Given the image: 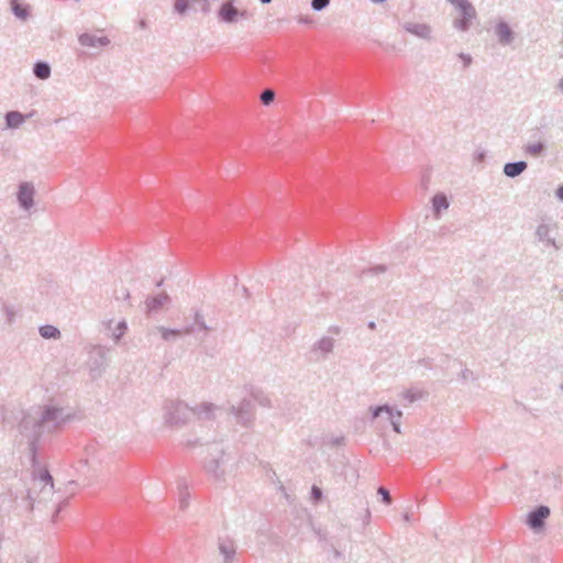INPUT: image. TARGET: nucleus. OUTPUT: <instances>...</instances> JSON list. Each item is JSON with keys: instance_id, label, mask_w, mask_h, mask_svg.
I'll use <instances>...</instances> for the list:
<instances>
[{"instance_id": "f257e3e1", "label": "nucleus", "mask_w": 563, "mask_h": 563, "mask_svg": "<svg viewBox=\"0 0 563 563\" xmlns=\"http://www.w3.org/2000/svg\"><path fill=\"white\" fill-rule=\"evenodd\" d=\"M203 470L218 484L225 483L227 476L233 473V459L221 443L208 444V456L203 461Z\"/></svg>"}, {"instance_id": "f03ea898", "label": "nucleus", "mask_w": 563, "mask_h": 563, "mask_svg": "<svg viewBox=\"0 0 563 563\" xmlns=\"http://www.w3.org/2000/svg\"><path fill=\"white\" fill-rule=\"evenodd\" d=\"M192 419V407L180 400H169L164 406V422L169 427H183Z\"/></svg>"}, {"instance_id": "7ed1b4c3", "label": "nucleus", "mask_w": 563, "mask_h": 563, "mask_svg": "<svg viewBox=\"0 0 563 563\" xmlns=\"http://www.w3.org/2000/svg\"><path fill=\"white\" fill-rule=\"evenodd\" d=\"M372 420L379 419L380 422H389L393 427V430L397 433H401L400 430V419L402 417V411L393 408L389 405H382L369 408Z\"/></svg>"}, {"instance_id": "20e7f679", "label": "nucleus", "mask_w": 563, "mask_h": 563, "mask_svg": "<svg viewBox=\"0 0 563 563\" xmlns=\"http://www.w3.org/2000/svg\"><path fill=\"white\" fill-rule=\"evenodd\" d=\"M456 10L460 12V18L454 20L453 25L460 31H467L471 27L472 21L476 18V10L468 0H461Z\"/></svg>"}, {"instance_id": "39448f33", "label": "nucleus", "mask_w": 563, "mask_h": 563, "mask_svg": "<svg viewBox=\"0 0 563 563\" xmlns=\"http://www.w3.org/2000/svg\"><path fill=\"white\" fill-rule=\"evenodd\" d=\"M228 410L239 424L249 427L254 421V407L247 399H243L239 406L231 405Z\"/></svg>"}, {"instance_id": "423d86ee", "label": "nucleus", "mask_w": 563, "mask_h": 563, "mask_svg": "<svg viewBox=\"0 0 563 563\" xmlns=\"http://www.w3.org/2000/svg\"><path fill=\"white\" fill-rule=\"evenodd\" d=\"M401 27L409 34L424 41H432L433 40V30L432 26L428 23H421L416 21H404L401 24Z\"/></svg>"}, {"instance_id": "0eeeda50", "label": "nucleus", "mask_w": 563, "mask_h": 563, "mask_svg": "<svg viewBox=\"0 0 563 563\" xmlns=\"http://www.w3.org/2000/svg\"><path fill=\"white\" fill-rule=\"evenodd\" d=\"M220 410L221 408L212 402H200L192 407V418L200 421L213 420Z\"/></svg>"}, {"instance_id": "6e6552de", "label": "nucleus", "mask_w": 563, "mask_h": 563, "mask_svg": "<svg viewBox=\"0 0 563 563\" xmlns=\"http://www.w3.org/2000/svg\"><path fill=\"white\" fill-rule=\"evenodd\" d=\"M550 512L551 511L548 506H538L528 514L527 525L533 530L543 528L544 521L550 516Z\"/></svg>"}, {"instance_id": "1a4fd4ad", "label": "nucleus", "mask_w": 563, "mask_h": 563, "mask_svg": "<svg viewBox=\"0 0 563 563\" xmlns=\"http://www.w3.org/2000/svg\"><path fill=\"white\" fill-rule=\"evenodd\" d=\"M235 0H225L218 10V18L224 23H235L239 19V9L235 7Z\"/></svg>"}, {"instance_id": "9d476101", "label": "nucleus", "mask_w": 563, "mask_h": 563, "mask_svg": "<svg viewBox=\"0 0 563 563\" xmlns=\"http://www.w3.org/2000/svg\"><path fill=\"white\" fill-rule=\"evenodd\" d=\"M335 341L330 336H322L312 346V353L318 360H325L334 350Z\"/></svg>"}, {"instance_id": "9b49d317", "label": "nucleus", "mask_w": 563, "mask_h": 563, "mask_svg": "<svg viewBox=\"0 0 563 563\" xmlns=\"http://www.w3.org/2000/svg\"><path fill=\"white\" fill-rule=\"evenodd\" d=\"M534 235L537 240L545 245L553 246L555 250L560 249L558 245L555 238L552 236V228L549 223L541 222L537 225Z\"/></svg>"}, {"instance_id": "f8f14e48", "label": "nucleus", "mask_w": 563, "mask_h": 563, "mask_svg": "<svg viewBox=\"0 0 563 563\" xmlns=\"http://www.w3.org/2000/svg\"><path fill=\"white\" fill-rule=\"evenodd\" d=\"M495 34L501 45H509L515 40V33L508 23L500 21L495 27Z\"/></svg>"}, {"instance_id": "ddd939ff", "label": "nucleus", "mask_w": 563, "mask_h": 563, "mask_svg": "<svg viewBox=\"0 0 563 563\" xmlns=\"http://www.w3.org/2000/svg\"><path fill=\"white\" fill-rule=\"evenodd\" d=\"M168 302L169 296L166 292H161L156 296L150 297L145 301L146 312L151 313L157 311Z\"/></svg>"}, {"instance_id": "4468645a", "label": "nucleus", "mask_w": 563, "mask_h": 563, "mask_svg": "<svg viewBox=\"0 0 563 563\" xmlns=\"http://www.w3.org/2000/svg\"><path fill=\"white\" fill-rule=\"evenodd\" d=\"M528 167L525 161L506 163L504 165V174L509 178H515L521 175Z\"/></svg>"}, {"instance_id": "2eb2a0df", "label": "nucleus", "mask_w": 563, "mask_h": 563, "mask_svg": "<svg viewBox=\"0 0 563 563\" xmlns=\"http://www.w3.org/2000/svg\"><path fill=\"white\" fill-rule=\"evenodd\" d=\"M219 551L224 559V563H231L235 555V545L230 540L219 541Z\"/></svg>"}, {"instance_id": "dca6fc26", "label": "nucleus", "mask_w": 563, "mask_h": 563, "mask_svg": "<svg viewBox=\"0 0 563 563\" xmlns=\"http://www.w3.org/2000/svg\"><path fill=\"white\" fill-rule=\"evenodd\" d=\"M448 208H449V200L444 194H437L432 198V209H433L435 219H439L441 211L446 210Z\"/></svg>"}, {"instance_id": "f3484780", "label": "nucleus", "mask_w": 563, "mask_h": 563, "mask_svg": "<svg viewBox=\"0 0 563 563\" xmlns=\"http://www.w3.org/2000/svg\"><path fill=\"white\" fill-rule=\"evenodd\" d=\"M33 194H34V190L30 185H27V184L21 185L20 191H19V200L24 208H29L32 205Z\"/></svg>"}, {"instance_id": "a211bd4d", "label": "nucleus", "mask_w": 563, "mask_h": 563, "mask_svg": "<svg viewBox=\"0 0 563 563\" xmlns=\"http://www.w3.org/2000/svg\"><path fill=\"white\" fill-rule=\"evenodd\" d=\"M79 42L82 46L87 47H98L103 45V38L101 36H96L90 33H85L79 36Z\"/></svg>"}, {"instance_id": "6ab92c4d", "label": "nucleus", "mask_w": 563, "mask_h": 563, "mask_svg": "<svg viewBox=\"0 0 563 563\" xmlns=\"http://www.w3.org/2000/svg\"><path fill=\"white\" fill-rule=\"evenodd\" d=\"M545 151V144L542 142L529 143L525 146V153L533 157H539Z\"/></svg>"}, {"instance_id": "aec40b11", "label": "nucleus", "mask_w": 563, "mask_h": 563, "mask_svg": "<svg viewBox=\"0 0 563 563\" xmlns=\"http://www.w3.org/2000/svg\"><path fill=\"white\" fill-rule=\"evenodd\" d=\"M178 487H179V508L181 510H186L189 506V493L187 492L186 489V485L184 483V481H179L178 483Z\"/></svg>"}, {"instance_id": "412c9836", "label": "nucleus", "mask_w": 563, "mask_h": 563, "mask_svg": "<svg viewBox=\"0 0 563 563\" xmlns=\"http://www.w3.org/2000/svg\"><path fill=\"white\" fill-rule=\"evenodd\" d=\"M426 393L419 388H411L404 393V398L408 400V402H415L424 397Z\"/></svg>"}, {"instance_id": "4be33fe9", "label": "nucleus", "mask_w": 563, "mask_h": 563, "mask_svg": "<svg viewBox=\"0 0 563 563\" xmlns=\"http://www.w3.org/2000/svg\"><path fill=\"white\" fill-rule=\"evenodd\" d=\"M194 322L198 332L203 331L205 333H208L211 330L205 322L203 314L199 310H196L194 313Z\"/></svg>"}, {"instance_id": "5701e85b", "label": "nucleus", "mask_w": 563, "mask_h": 563, "mask_svg": "<svg viewBox=\"0 0 563 563\" xmlns=\"http://www.w3.org/2000/svg\"><path fill=\"white\" fill-rule=\"evenodd\" d=\"M157 329L165 341H170L181 335V330L167 329L165 327H158Z\"/></svg>"}, {"instance_id": "b1692460", "label": "nucleus", "mask_w": 563, "mask_h": 563, "mask_svg": "<svg viewBox=\"0 0 563 563\" xmlns=\"http://www.w3.org/2000/svg\"><path fill=\"white\" fill-rule=\"evenodd\" d=\"M24 118L20 112H9L7 114V124L9 128H16L23 122Z\"/></svg>"}, {"instance_id": "393cba45", "label": "nucleus", "mask_w": 563, "mask_h": 563, "mask_svg": "<svg viewBox=\"0 0 563 563\" xmlns=\"http://www.w3.org/2000/svg\"><path fill=\"white\" fill-rule=\"evenodd\" d=\"M34 73L40 79H46L51 75V68L45 63H37L35 65Z\"/></svg>"}, {"instance_id": "a878e982", "label": "nucleus", "mask_w": 563, "mask_h": 563, "mask_svg": "<svg viewBox=\"0 0 563 563\" xmlns=\"http://www.w3.org/2000/svg\"><path fill=\"white\" fill-rule=\"evenodd\" d=\"M128 330V324L124 320L120 321L115 329L112 332V339L115 343H119L121 338L124 335L125 331Z\"/></svg>"}, {"instance_id": "bb28decb", "label": "nucleus", "mask_w": 563, "mask_h": 563, "mask_svg": "<svg viewBox=\"0 0 563 563\" xmlns=\"http://www.w3.org/2000/svg\"><path fill=\"white\" fill-rule=\"evenodd\" d=\"M40 333L45 339H52V338L55 339V338H58V335H59L58 329L53 325L41 327Z\"/></svg>"}, {"instance_id": "cd10ccee", "label": "nucleus", "mask_w": 563, "mask_h": 563, "mask_svg": "<svg viewBox=\"0 0 563 563\" xmlns=\"http://www.w3.org/2000/svg\"><path fill=\"white\" fill-rule=\"evenodd\" d=\"M275 91L273 89H264L261 92L260 99L264 106H269L275 100Z\"/></svg>"}, {"instance_id": "c85d7f7f", "label": "nucleus", "mask_w": 563, "mask_h": 563, "mask_svg": "<svg viewBox=\"0 0 563 563\" xmlns=\"http://www.w3.org/2000/svg\"><path fill=\"white\" fill-rule=\"evenodd\" d=\"M12 9L14 14L20 19H26L29 15L27 9L25 7H22L16 1L12 2Z\"/></svg>"}, {"instance_id": "c756f323", "label": "nucleus", "mask_w": 563, "mask_h": 563, "mask_svg": "<svg viewBox=\"0 0 563 563\" xmlns=\"http://www.w3.org/2000/svg\"><path fill=\"white\" fill-rule=\"evenodd\" d=\"M189 1L188 0H175L174 9L179 14H185L188 10Z\"/></svg>"}, {"instance_id": "7c9ffc66", "label": "nucleus", "mask_w": 563, "mask_h": 563, "mask_svg": "<svg viewBox=\"0 0 563 563\" xmlns=\"http://www.w3.org/2000/svg\"><path fill=\"white\" fill-rule=\"evenodd\" d=\"M330 3V0H311V8L314 11H322Z\"/></svg>"}, {"instance_id": "2f4dec72", "label": "nucleus", "mask_w": 563, "mask_h": 563, "mask_svg": "<svg viewBox=\"0 0 563 563\" xmlns=\"http://www.w3.org/2000/svg\"><path fill=\"white\" fill-rule=\"evenodd\" d=\"M377 493H378V495L382 496L383 503H385L386 505H390L391 504L390 494H389V492L385 487H379Z\"/></svg>"}, {"instance_id": "473e14b6", "label": "nucleus", "mask_w": 563, "mask_h": 563, "mask_svg": "<svg viewBox=\"0 0 563 563\" xmlns=\"http://www.w3.org/2000/svg\"><path fill=\"white\" fill-rule=\"evenodd\" d=\"M311 498L313 501H320L322 498V490L316 485L311 488Z\"/></svg>"}, {"instance_id": "72a5a7b5", "label": "nucleus", "mask_w": 563, "mask_h": 563, "mask_svg": "<svg viewBox=\"0 0 563 563\" xmlns=\"http://www.w3.org/2000/svg\"><path fill=\"white\" fill-rule=\"evenodd\" d=\"M485 157H486V152L483 148H477L474 152V161L476 163H483L485 161Z\"/></svg>"}, {"instance_id": "f704fd0d", "label": "nucleus", "mask_w": 563, "mask_h": 563, "mask_svg": "<svg viewBox=\"0 0 563 563\" xmlns=\"http://www.w3.org/2000/svg\"><path fill=\"white\" fill-rule=\"evenodd\" d=\"M197 445H203V443L198 438L187 439L185 441V446L188 449H195Z\"/></svg>"}, {"instance_id": "c9c22d12", "label": "nucleus", "mask_w": 563, "mask_h": 563, "mask_svg": "<svg viewBox=\"0 0 563 563\" xmlns=\"http://www.w3.org/2000/svg\"><path fill=\"white\" fill-rule=\"evenodd\" d=\"M114 298L117 300H119V299L128 300L130 298V292L125 288L120 291L114 290Z\"/></svg>"}, {"instance_id": "e433bc0d", "label": "nucleus", "mask_w": 563, "mask_h": 563, "mask_svg": "<svg viewBox=\"0 0 563 563\" xmlns=\"http://www.w3.org/2000/svg\"><path fill=\"white\" fill-rule=\"evenodd\" d=\"M459 58L462 60L464 68H467L472 64V56L465 53H460Z\"/></svg>"}, {"instance_id": "4c0bfd02", "label": "nucleus", "mask_w": 563, "mask_h": 563, "mask_svg": "<svg viewBox=\"0 0 563 563\" xmlns=\"http://www.w3.org/2000/svg\"><path fill=\"white\" fill-rule=\"evenodd\" d=\"M197 331V328L194 324H190V325H187L184 328V330H181V334H185V335H191V334H195Z\"/></svg>"}, {"instance_id": "58836bf2", "label": "nucleus", "mask_w": 563, "mask_h": 563, "mask_svg": "<svg viewBox=\"0 0 563 563\" xmlns=\"http://www.w3.org/2000/svg\"><path fill=\"white\" fill-rule=\"evenodd\" d=\"M258 404L263 407H267V408H271L273 405H272V400L269 397L267 396H262L257 399Z\"/></svg>"}, {"instance_id": "ea45409f", "label": "nucleus", "mask_w": 563, "mask_h": 563, "mask_svg": "<svg viewBox=\"0 0 563 563\" xmlns=\"http://www.w3.org/2000/svg\"><path fill=\"white\" fill-rule=\"evenodd\" d=\"M473 376H474L473 372L471 369H468V368H464L461 372V377L464 380H468V379L473 378Z\"/></svg>"}, {"instance_id": "a19ab883", "label": "nucleus", "mask_w": 563, "mask_h": 563, "mask_svg": "<svg viewBox=\"0 0 563 563\" xmlns=\"http://www.w3.org/2000/svg\"><path fill=\"white\" fill-rule=\"evenodd\" d=\"M368 272H369V273H373V274H382V273H385V272H386V266H384V265H377V266H375V267L371 268Z\"/></svg>"}, {"instance_id": "79ce46f5", "label": "nucleus", "mask_w": 563, "mask_h": 563, "mask_svg": "<svg viewBox=\"0 0 563 563\" xmlns=\"http://www.w3.org/2000/svg\"><path fill=\"white\" fill-rule=\"evenodd\" d=\"M555 88L561 95H563V77L559 79Z\"/></svg>"}, {"instance_id": "37998d69", "label": "nucleus", "mask_w": 563, "mask_h": 563, "mask_svg": "<svg viewBox=\"0 0 563 563\" xmlns=\"http://www.w3.org/2000/svg\"><path fill=\"white\" fill-rule=\"evenodd\" d=\"M555 194L560 200H563V185L556 189Z\"/></svg>"}, {"instance_id": "c03bdc74", "label": "nucleus", "mask_w": 563, "mask_h": 563, "mask_svg": "<svg viewBox=\"0 0 563 563\" xmlns=\"http://www.w3.org/2000/svg\"><path fill=\"white\" fill-rule=\"evenodd\" d=\"M369 520H371V511H369V509H366L365 517H364V523L367 525L369 522Z\"/></svg>"}, {"instance_id": "a18cd8bd", "label": "nucleus", "mask_w": 563, "mask_h": 563, "mask_svg": "<svg viewBox=\"0 0 563 563\" xmlns=\"http://www.w3.org/2000/svg\"><path fill=\"white\" fill-rule=\"evenodd\" d=\"M239 18L247 19V11L246 10H239Z\"/></svg>"}, {"instance_id": "49530a36", "label": "nucleus", "mask_w": 563, "mask_h": 563, "mask_svg": "<svg viewBox=\"0 0 563 563\" xmlns=\"http://www.w3.org/2000/svg\"><path fill=\"white\" fill-rule=\"evenodd\" d=\"M446 1L450 2L454 7H457L459 3L461 2V0H446Z\"/></svg>"}, {"instance_id": "de8ad7c7", "label": "nucleus", "mask_w": 563, "mask_h": 563, "mask_svg": "<svg viewBox=\"0 0 563 563\" xmlns=\"http://www.w3.org/2000/svg\"><path fill=\"white\" fill-rule=\"evenodd\" d=\"M209 10H210L209 3H205L203 7H202V11L203 12H209Z\"/></svg>"}, {"instance_id": "09e8293b", "label": "nucleus", "mask_w": 563, "mask_h": 563, "mask_svg": "<svg viewBox=\"0 0 563 563\" xmlns=\"http://www.w3.org/2000/svg\"><path fill=\"white\" fill-rule=\"evenodd\" d=\"M368 328H369L371 330H375V329H376V323H375L374 321H371V322L368 323Z\"/></svg>"}, {"instance_id": "8fccbe9b", "label": "nucleus", "mask_w": 563, "mask_h": 563, "mask_svg": "<svg viewBox=\"0 0 563 563\" xmlns=\"http://www.w3.org/2000/svg\"><path fill=\"white\" fill-rule=\"evenodd\" d=\"M42 477H43V479H45V481H51V476H49L47 473H44V474L42 475Z\"/></svg>"}, {"instance_id": "3c124183", "label": "nucleus", "mask_w": 563, "mask_h": 563, "mask_svg": "<svg viewBox=\"0 0 563 563\" xmlns=\"http://www.w3.org/2000/svg\"><path fill=\"white\" fill-rule=\"evenodd\" d=\"M404 520H405L406 522H409V521H410V515H409V514H405V515H404Z\"/></svg>"}, {"instance_id": "603ef678", "label": "nucleus", "mask_w": 563, "mask_h": 563, "mask_svg": "<svg viewBox=\"0 0 563 563\" xmlns=\"http://www.w3.org/2000/svg\"><path fill=\"white\" fill-rule=\"evenodd\" d=\"M263 4H267V3H271L272 0H260Z\"/></svg>"}, {"instance_id": "864d4df0", "label": "nucleus", "mask_w": 563, "mask_h": 563, "mask_svg": "<svg viewBox=\"0 0 563 563\" xmlns=\"http://www.w3.org/2000/svg\"><path fill=\"white\" fill-rule=\"evenodd\" d=\"M301 22H303V23H308V22H310V20H308V19H302V20H301Z\"/></svg>"}, {"instance_id": "5fc2aeb1", "label": "nucleus", "mask_w": 563, "mask_h": 563, "mask_svg": "<svg viewBox=\"0 0 563 563\" xmlns=\"http://www.w3.org/2000/svg\"><path fill=\"white\" fill-rule=\"evenodd\" d=\"M343 441V439L335 440V443L340 444Z\"/></svg>"}, {"instance_id": "6e6d98bb", "label": "nucleus", "mask_w": 563, "mask_h": 563, "mask_svg": "<svg viewBox=\"0 0 563 563\" xmlns=\"http://www.w3.org/2000/svg\"><path fill=\"white\" fill-rule=\"evenodd\" d=\"M561 298L563 299V289L561 290Z\"/></svg>"}, {"instance_id": "4d7b16f0", "label": "nucleus", "mask_w": 563, "mask_h": 563, "mask_svg": "<svg viewBox=\"0 0 563 563\" xmlns=\"http://www.w3.org/2000/svg\"><path fill=\"white\" fill-rule=\"evenodd\" d=\"M562 388H563V386H562Z\"/></svg>"}]
</instances>
